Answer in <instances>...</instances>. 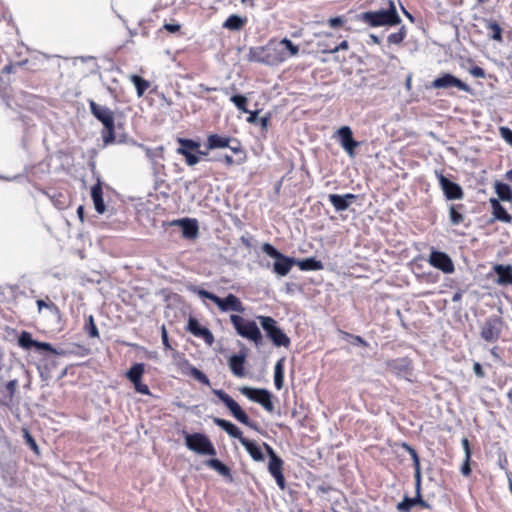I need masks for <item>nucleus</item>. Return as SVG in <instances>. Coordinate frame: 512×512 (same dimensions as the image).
Segmentation results:
<instances>
[{
  "mask_svg": "<svg viewBox=\"0 0 512 512\" xmlns=\"http://www.w3.org/2000/svg\"><path fill=\"white\" fill-rule=\"evenodd\" d=\"M299 46L288 38L280 41L270 40L266 45L252 47L249 50L248 60L268 66H277L299 54Z\"/></svg>",
  "mask_w": 512,
  "mask_h": 512,
  "instance_id": "nucleus-1",
  "label": "nucleus"
},
{
  "mask_svg": "<svg viewBox=\"0 0 512 512\" xmlns=\"http://www.w3.org/2000/svg\"><path fill=\"white\" fill-rule=\"evenodd\" d=\"M213 422L218 427L222 428L230 437L238 439L254 461H264L265 457L261 447L256 442L243 437V433L235 424L218 417L213 418Z\"/></svg>",
  "mask_w": 512,
  "mask_h": 512,
  "instance_id": "nucleus-2",
  "label": "nucleus"
},
{
  "mask_svg": "<svg viewBox=\"0 0 512 512\" xmlns=\"http://www.w3.org/2000/svg\"><path fill=\"white\" fill-rule=\"evenodd\" d=\"M91 114L103 125L101 136L105 144L115 141V116L114 112L107 106L97 104L94 100H89Z\"/></svg>",
  "mask_w": 512,
  "mask_h": 512,
  "instance_id": "nucleus-3",
  "label": "nucleus"
},
{
  "mask_svg": "<svg viewBox=\"0 0 512 512\" xmlns=\"http://www.w3.org/2000/svg\"><path fill=\"white\" fill-rule=\"evenodd\" d=\"M359 19L371 27L395 26L401 23V18L397 13L393 2H390L387 10L368 11L359 15Z\"/></svg>",
  "mask_w": 512,
  "mask_h": 512,
  "instance_id": "nucleus-4",
  "label": "nucleus"
},
{
  "mask_svg": "<svg viewBox=\"0 0 512 512\" xmlns=\"http://www.w3.org/2000/svg\"><path fill=\"white\" fill-rule=\"evenodd\" d=\"M230 321L237 334L253 342L256 346L263 343V336L255 321L246 320L240 315H230Z\"/></svg>",
  "mask_w": 512,
  "mask_h": 512,
  "instance_id": "nucleus-5",
  "label": "nucleus"
},
{
  "mask_svg": "<svg viewBox=\"0 0 512 512\" xmlns=\"http://www.w3.org/2000/svg\"><path fill=\"white\" fill-rule=\"evenodd\" d=\"M257 319L266 333V336L272 341L277 347H289L290 338L278 327L277 321L270 316H257Z\"/></svg>",
  "mask_w": 512,
  "mask_h": 512,
  "instance_id": "nucleus-6",
  "label": "nucleus"
},
{
  "mask_svg": "<svg viewBox=\"0 0 512 512\" xmlns=\"http://www.w3.org/2000/svg\"><path fill=\"white\" fill-rule=\"evenodd\" d=\"M185 445L187 448L199 455L214 457L217 452L211 440L202 433H185Z\"/></svg>",
  "mask_w": 512,
  "mask_h": 512,
  "instance_id": "nucleus-7",
  "label": "nucleus"
},
{
  "mask_svg": "<svg viewBox=\"0 0 512 512\" xmlns=\"http://www.w3.org/2000/svg\"><path fill=\"white\" fill-rule=\"evenodd\" d=\"M212 392L224 403L237 421L251 429L257 428L256 423L250 420L246 412L230 395L221 389H213Z\"/></svg>",
  "mask_w": 512,
  "mask_h": 512,
  "instance_id": "nucleus-8",
  "label": "nucleus"
},
{
  "mask_svg": "<svg viewBox=\"0 0 512 512\" xmlns=\"http://www.w3.org/2000/svg\"><path fill=\"white\" fill-rule=\"evenodd\" d=\"M262 251L275 259L273 271L279 276H286L291 268L296 265V260L279 252L272 244L264 243Z\"/></svg>",
  "mask_w": 512,
  "mask_h": 512,
  "instance_id": "nucleus-9",
  "label": "nucleus"
},
{
  "mask_svg": "<svg viewBox=\"0 0 512 512\" xmlns=\"http://www.w3.org/2000/svg\"><path fill=\"white\" fill-rule=\"evenodd\" d=\"M503 328V319L498 315H491L480 326V337L487 343H495L500 339Z\"/></svg>",
  "mask_w": 512,
  "mask_h": 512,
  "instance_id": "nucleus-10",
  "label": "nucleus"
},
{
  "mask_svg": "<svg viewBox=\"0 0 512 512\" xmlns=\"http://www.w3.org/2000/svg\"><path fill=\"white\" fill-rule=\"evenodd\" d=\"M198 294L203 298L211 300L223 312L231 310L242 313L245 310L243 303L234 294H228L225 298H220L216 294L206 290H199Z\"/></svg>",
  "mask_w": 512,
  "mask_h": 512,
  "instance_id": "nucleus-11",
  "label": "nucleus"
},
{
  "mask_svg": "<svg viewBox=\"0 0 512 512\" xmlns=\"http://www.w3.org/2000/svg\"><path fill=\"white\" fill-rule=\"evenodd\" d=\"M263 447L265 448L268 456V471L275 479L277 485L280 489L284 490L286 487V481L283 474V460L275 453L274 449L267 443H263Z\"/></svg>",
  "mask_w": 512,
  "mask_h": 512,
  "instance_id": "nucleus-12",
  "label": "nucleus"
},
{
  "mask_svg": "<svg viewBox=\"0 0 512 512\" xmlns=\"http://www.w3.org/2000/svg\"><path fill=\"white\" fill-rule=\"evenodd\" d=\"M239 391L249 400L260 404L267 412L271 413L274 411L272 394L268 390L243 386L239 388Z\"/></svg>",
  "mask_w": 512,
  "mask_h": 512,
  "instance_id": "nucleus-13",
  "label": "nucleus"
},
{
  "mask_svg": "<svg viewBox=\"0 0 512 512\" xmlns=\"http://www.w3.org/2000/svg\"><path fill=\"white\" fill-rule=\"evenodd\" d=\"M428 263L444 274H451L455 271L454 263L451 257L447 253L437 251L434 248L431 249L428 257Z\"/></svg>",
  "mask_w": 512,
  "mask_h": 512,
  "instance_id": "nucleus-14",
  "label": "nucleus"
},
{
  "mask_svg": "<svg viewBox=\"0 0 512 512\" xmlns=\"http://www.w3.org/2000/svg\"><path fill=\"white\" fill-rule=\"evenodd\" d=\"M435 175L447 200H460L464 197L463 189L458 183L449 180L441 171H435Z\"/></svg>",
  "mask_w": 512,
  "mask_h": 512,
  "instance_id": "nucleus-15",
  "label": "nucleus"
},
{
  "mask_svg": "<svg viewBox=\"0 0 512 512\" xmlns=\"http://www.w3.org/2000/svg\"><path fill=\"white\" fill-rule=\"evenodd\" d=\"M386 366L397 377L410 380L413 372V362L409 357L391 359L387 361Z\"/></svg>",
  "mask_w": 512,
  "mask_h": 512,
  "instance_id": "nucleus-16",
  "label": "nucleus"
},
{
  "mask_svg": "<svg viewBox=\"0 0 512 512\" xmlns=\"http://www.w3.org/2000/svg\"><path fill=\"white\" fill-rule=\"evenodd\" d=\"M145 372V365L143 363H135L126 372L127 379L133 383L134 388L137 392L143 395H150V389L148 385L142 383V376Z\"/></svg>",
  "mask_w": 512,
  "mask_h": 512,
  "instance_id": "nucleus-17",
  "label": "nucleus"
},
{
  "mask_svg": "<svg viewBox=\"0 0 512 512\" xmlns=\"http://www.w3.org/2000/svg\"><path fill=\"white\" fill-rule=\"evenodd\" d=\"M18 345L25 350H29L32 347H34L39 351H46L51 354H58L56 349L50 343L34 340L32 338V334L28 331L21 332V334L18 337Z\"/></svg>",
  "mask_w": 512,
  "mask_h": 512,
  "instance_id": "nucleus-18",
  "label": "nucleus"
},
{
  "mask_svg": "<svg viewBox=\"0 0 512 512\" xmlns=\"http://www.w3.org/2000/svg\"><path fill=\"white\" fill-rule=\"evenodd\" d=\"M177 356L179 357L177 366L183 374L193 377L195 380H197L198 382H200L203 385H206V386L211 385L209 378L201 370L194 367L189 362V360L184 357L183 354L177 353Z\"/></svg>",
  "mask_w": 512,
  "mask_h": 512,
  "instance_id": "nucleus-19",
  "label": "nucleus"
},
{
  "mask_svg": "<svg viewBox=\"0 0 512 512\" xmlns=\"http://www.w3.org/2000/svg\"><path fill=\"white\" fill-rule=\"evenodd\" d=\"M432 87L436 89L456 87L459 90L471 93V88L469 85L449 73H445L442 76L434 79L432 82Z\"/></svg>",
  "mask_w": 512,
  "mask_h": 512,
  "instance_id": "nucleus-20",
  "label": "nucleus"
},
{
  "mask_svg": "<svg viewBox=\"0 0 512 512\" xmlns=\"http://www.w3.org/2000/svg\"><path fill=\"white\" fill-rule=\"evenodd\" d=\"M170 225L181 227L182 236L186 239H195L199 234L198 221L195 218L173 220Z\"/></svg>",
  "mask_w": 512,
  "mask_h": 512,
  "instance_id": "nucleus-21",
  "label": "nucleus"
},
{
  "mask_svg": "<svg viewBox=\"0 0 512 512\" xmlns=\"http://www.w3.org/2000/svg\"><path fill=\"white\" fill-rule=\"evenodd\" d=\"M187 330L195 337L202 338L209 346L214 343L212 332L208 328L201 326L199 321L194 317L189 318Z\"/></svg>",
  "mask_w": 512,
  "mask_h": 512,
  "instance_id": "nucleus-22",
  "label": "nucleus"
},
{
  "mask_svg": "<svg viewBox=\"0 0 512 512\" xmlns=\"http://www.w3.org/2000/svg\"><path fill=\"white\" fill-rule=\"evenodd\" d=\"M416 495L413 498L405 496L401 502L397 504V510L399 512H409L413 506H420L423 509H430L431 506L428 502L423 500L421 491H415Z\"/></svg>",
  "mask_w": 512,
  "mask_h": 512,
  "instance_id": "nucleus-23",
  "label": "nucleus"
},
{
  "mask_svg": "<svg viewBox=\"0 0 512 512\" xmlns=\"http://www.w3.org/2000/svg\"><path fill=\"white\" fill-rule=\"evenodd\" d=\"M245 363L246 353L234 354L228 359V365L231 372L238 378H243L246 375Z\"/></svg>",
  "mask_w": 512,
  "mask_h": 512,
  "instance_id": "nucleus-24",
  "label": "nucleus"
},
{
  "mask_svg": "<svg viewBox=\"0 0 512 512\" xmlns=\"http://www.w3.org/2000/svg\"><path fill=\"white\" fill-rule=\"evenodd\" d=\"M489 204L491 206V213L493 215V220H497L503 223H511L512 215L508 213V211L503 207L499 199L490 198Z\"/></svg>",
  "mask_w": 512,
  "mask_h": 512,
  "instance_id": "nucleus-25",
  "label": "nucleus"
},
{
  "mask_svg": "<svg viewBox=\"0 0 512 512\" xmlns=\"http://www.w3.org/2000/svg\"><path fill=\"white\" fill-rule=\"evenodd\" d=\"M36 304L39 313H41L43 309H46L56 322H60L62 316L61 311L49 296H46L44 299H38Z\"/></svg>",
  "mask_w": 512,
  "mask_h": 512,
  "instance_id": "nucleus-26",
  "label": "nucleus"
},
{
  "mask_svg": "<svg viewBox=\"0 0 512 512\" xmlns=\"http://www.w3.org/2000/svg\"><path fill=\"white\" fill-rule=\"evenodd\" d=\"M494 272L497 274V283L499 285L507 286L512 284V266L496 264L493 267Z\"/></svg>",
  "mask_w": 512,
  "mask_h": 512,
  "instance_id": "nucleus-27",
  "label": "nucleus"
},
{
  "mask_svg": "<svg viewBox=\"0 0 512 512\" xmlns=\"http://www.w3.org/2000/svg\"><path fill=\"white\" fill-rule=\"evenodd\" d=\"M465 205L462 203L459 204H451L449 206V218L450 223L453 226L460 225L465 220Z\"/></svg>",
  "mask_w": 512,
  "mask_h": 512,
  "instance_id": "nucleus-28",
  "label": "nucleus"
},
{
  "mask_svg": "<svg viewBox=\"0 0 512 512\" xmlns=\"http://www.w3.org/2000/svg\"><path fill=\"white\" fill-rule=\"evenodd\" d=\"M91 197L97 213L103 214L106 211V206L104 204L103 190L100 183H96L91 187Z\"/></svg>",
  "mask_w": 512,
  "mask_h": 512,
  "instance_id": "nucleus-29",
  "label": "nucleus"
},
{
  "mask_svg": "<svg viewBox=\"0 0 512 512\" xmlns=\"http://www.w3.org/2000/svg\"><path fill=\"white\" fill-rule=\"evenodd\" d=\"M247 24V18L241 17L237 14H231L222 24L224 29L230 31H240Z\"/></svg>",
  "mask_w": 512,
  "mask_h": 512,
  "instance_id": "nucleus-30",
  "label": "nucleus"
},
{
  "mask_svg": "<svg viewBox=\"0 0 512 512\" xmlns=\"http://www.w3.org/2000/svg\"><path fill=\"white\" fill-rule=\"evenodd\" d=\"M231 138L228 136H220L218 134H210L207 137V149L213 150L218 148H226L229 147Z\"/></svg>",
  "mask_w": 512,
  "mask_h": 512,
  "instance_id": "nucleus-31",
  "label": "nucleus"
},
{
  "mask_svg": "<svg viewBox=\"0 0 512 512\" xmlns=\"http://www.w3.org/2000/svg\"><path fill=\"white\" fill-rule=\"evenodd\" d=\"M328 198L337 211H343L349 207L350 201L352 200V194L348 193L344 196L338 194H330Z\"/></svg>",
  "mask_w": 512,
  "mask_h": 512,
  "instance_id": "nucleus-32",
  "label": "nucleus"
},
{
  "mask_svg": "<svg viewBox=\"0 0 512 512\" xmlns=\"http://www.w3.org/2000/svg\"><path fill=\"white\" fill-rule=\"evenodd\" d=\"M494 189L498 196L497 199H499V202H512V188L508 184L496 181L494 183Z\"/></svg>",
  "mask_w": 512,
  "mask_h": 512,
  "instance_id": "nucleus-33",
  "label": "nucleus"
},
{
  "mask_svg": "<svg viewBox=\"0 0 512 512\" xmlns=\"http://www.w3.org/2000/svg\"><path fill=\"white\" fill-rule=\"evenodd\" d=\"M296 265L302 271H317L323 269V263L314 257L296 260Z\"/></svg>",
  "mask_w": 512,
  "mask_h": 512,
  "instance_id": "nucleus-34",
  "label": "nucleus"
},
{
  "mask_svg": "<svg viewBox=\"0 0 512 512\" xmlns=\"http://www.w3.org/2000/svg\"><path fill=\"white\" fill-rule=\"evenodd\" d=\"M177 142L179 143L180 146L177 148L176 152L182 156H183V151L195 152V151H198V149L200 148V143L193 139L178 138Z\"/></svg>",
  "mask_w": 512,
  "mask_h": 512,
  "instance_id": "nucleus-35",
  "label": "nucleus"
},
{
  "mask_svg": "<svg viewBox=\"0 0 512 512\" xmlns=\"http://www.w3.org/2000/svg\"><path fill=\"white\" fill-rule=\"evenodd\" d=\"M129 80L134 84L138 97H142L151 86L148 80L136 74L130 75Z\"/></svg>",
  "mask_w": 512,
  "mask_h": 512,
  "instance_id": "nucleus-36",
  "label": "nucleus"
},
{
  "mask_svg": "<svg viewBox=\"0 0 512 512\" xmlns=\"http://www.w3.org/2000/svg\"><path fill=\"white\" fill-rule=\"evenodd\" d=\"M341 138L342 145L349 155L352 156V130L348 126H344L337 131Z\"/></svg>",
  "mask_w": 512,
  "mask_h": 512,
  "instance_id": "nucleus-37",
  "label": "nucleus"
},
{
  "mask_svg": "<svg viewBox=\"0 0 512 512\" xmlns=\"http://www.w3.org/2000/svg\"><path fill=\"white\" fill-rule=\"evenodd\" d=\"M206 466L212 468L213 470L217 471L220 475L224 477L231 478V470L230 468L222 463L217 458H211L205 461Z\"/></svg>",
  "mask_w": 512,
  "mask_h": 512,
  "instance_id": "nucleus-38",
  "label": "nucleus"
},
{
  "mask_svg": "<svg viewBox=\"0 0 512 512\" xmlns=\"http://www.w3.org/2000/svg\"><path fill=\"white\" fill-rule=\"evenodd\" d=\"M274 384L277 390L284 385V358L279 359L274 367Z\"/></svg>",
  "mask_w": 512,
  "mask_h": 512,
  "instance_id": "nucleus-39",
  "label": "nucleus"
},
{
  "mask_svg": "<svg viewBox=\"0 0 512 512\" xmlns=\"http://www.w3.org/2000/svg\"><path fill=\"white\" fill-rule=\"evenodd\" d=\"M318 47L321 49L323 53H334L339 49H347L348 42L346 40L337 43L334 41L333 43H326L325 40L318 42Z\"/></svg>",
  "mask_w": 512,
  "mask_h": 512,
  "instance_id": "nucleus-40",
  "label": "nucleus"
},
{
  "mask_svg": "<svg viewBox=\"0 0 512 512\" xmlns=\"http://www.w3.org/2000/svg\"><path fill=\"white\" fill-rule=\"evenodd\" d=\"M485 26H486V29L489 31L490 39H492L494 41H497V42H502L503 41L502 28L497 23V21H495V20H488V21H486V25Z\"/></svg>",
  "mask_w": 512,
  "mask_h": 512,
  "instance_id": "nucleus-41",
  "label": "nucleus"
},
{
  "mask_svg": "<svg viewBox=\"0 0 512 512\" xmlns=\"http://www.w3.org/2000/svg\"><path fill=\"white\" fill-rule=\"evenodd\" d=\"M406 34H407V31H406V28L405 26H402L397 32H394V33H391L390 35H388L387 37V41L389 44H401L404 39L406 38Z\"/></svg>",
  "mask_w": 512,
  "mask_h": 512,
  "instance_id": "nucleus-42",
  "label": "nucleus"
},
{
  "mask_svg": "<svg viewBox=\"0 0 512 512\" xmlns=\"http://www.w3.org/2000/svg\"><path fill=\"white\" fill-rule=\"evenodd\" d=\"M231 102L237 107V109L243 113L249 112L247 108L248 99L243 95H233L230 98Z\"/></svg>",
  "mask_w": 512,
  "mask_h": 512,
  "instance_id": "nucleus-43",
  "label": "nucleus"
},
{
  "mask_svg": "<svg viewBox=\"0 0 512 512\" xmlns=\"http://www.w3.org/2000/svg\"><path fill=\"white\" fill-rule=\"evenodd\" d=\"M85 331L90 338L99 337V331L95 324L94 317L89 315L85 323Z\"/></svg>",
  "mask_w": 512,
  "mask_h": 512,
  "instance_id": "nucleus-44",
  "label": "nucleus"
},
{
  "mask_svg": "<svg viewBox=\"0 0 512 512\" xmlns=\"http://www.w3.org/2000/svg\"><path fill=\"white\" fill-rule=\"evenodd\" d=\"M5 387L8 392V396H7V400L4 402V404L9 405L10 403H12L15 392H16L17 380L14 379V380L8 381Z\"/></svg>",
  "mask_w": 512,
  "mask_h": 512,
  "instance_id": "nucleus-45",
  "label": "nucleus"
},
{
  "mask_svg": "<svg viewBox=\"0 0 512 512\" xmlns=\"http://www.w3.org/2000/svg\"><path fill=\"white\" fill-rule=\"evenodd\" d=\"M402 447L409 453V455L411 456V459L413 461V467L416 468V467H421V464H420V459H419V455L417 453V451L412 447L410 446L409 444L407 443H403L402 444Z\"/></svg>",
  "mask_w": 512,
  "mask_h": 512,
  "instance_id": "nucleus-46",
  "label": "nucleus"
},
{
  "mask_svg": "<svg viewBox=\"0 0 512 512\" xmlns=\"http://www.w3.org/2000/svg\"><path fill=\"white\" fill-rule=\"evenodd\" d=\"M183 156L188 166H194L200 161V157L196 154V152L183 151Z\"/></svg>",
  "mask_w": 512,
  "mask_h": 512,
  "instance_id": "nucleus-47",
  "label": "nucleus"
},
{
  "mask_svg": "<svg viewBox=\"0 0 512 512\" xmlns=\"http://www.w3.org/2000/svg\"><path fill=\"white\" fill-rule=\"evenodd\" d=\"M500 136L512 147V129L506 126L499 128Z\"/></svg>",
  "mask_w": 512,
  "mask_h": 512,
  "instance_id": "nucleus-48",
  "label": "nucleus"
},
{
  "mask_svg": "<svg viewBox=\"0 0 512 512\" xmlns=\"http://www.w3.org/2000/svg\"><path fill=\"white\" fill-rule=\"evenodd\" d=\"M24 438L26 440V443L29 445V447L35 453L38 454L39 453L38 445H37L35 439L32 437V435L27 430L24 431Z\"/></svg>",
  "mask_w": 512,
  "mask_h": 512,
  "instance_id": "nucleus-49",
  "label": "nucleus"
},
{
  "mask_svg": "<svg viewBox=\"0 0 512 512\" xmlns=\"http://www.w3.org/2000/svg\"><path fill=\"white\" fill-rule=\"evenodd\" d=\"M415 491H421L422 473L421 467L414 468Z\"/></svg>",
  "mask_w": 512,
  "mask_h": 512,
  "instance_id": "nucleus-50",
  "label": "nucleus"
},
{
  "mask_svg": "<svg viewBox=\"0 0 512 512\" xmlns=\"http://www.w3.org/2000/svg\"><path fill=\"white\" fill-rule=\"evenodd\" d=\"M469 73L476 78H485V71L479 66H473L470 68Z\"/></svg>",
  "mask_w": 512,
  "mask_h": 512,
  "instance_id": "nucleus-51",
  "label": "nucleus"
},
{
  "mask_svg": "<svg viewBox=\"0 0 512 512\" xmlns=\"http://www.w3.org/2000/svg\"><path fill=\"white\" fill-rule=\"evenodd\" d=\"M161 338H162V343H163V346L165 347V349L171 350L172 346L170 345L168 333H167V330L164 325L161 328Z\"/></svg>",
  "mask_w": 512,
  "mask_h": 512,
  "instance_id": "nucleus-52",
  "label": "nucleus"
},
{
  "mask_svg": "<svg viewBox=\"0 0 512 512\" xmlns=\"http://www.w3.org/2000/svg\"><path fill=\"white\" fill-rule=\"evenodd\" d=\"M470 461H471V459H468L467 457H465L464 462L461 466V473L465 477H468L471 474Z\"/></svg>",
  "mask_w": 512,
  "mask_h": 512,
  "instance_id": "nucleus-53",
  "label": "nucleus"
},
{
  "mask_svg": "<svg viewBox=\"0 0 512 512\" xmlns=\"http://www.w3.org/2000/svg\"><path fill=\"white\" fill-rule=\"evenodd\" d=\"M461 443H462V447L465 452V457H467L468 459H471L472 451H471L469 440L467 438H463Z\"/></svg>",
  "mask_w": 512,
  "mask_h": 512,
  "instance_id": "nucleus-54",
  "label": "nucleus"
},
{
  "mask_svg": "<svg viewBox=\"0 0 512 512\" xmlns=\"http://www.w3.org/2000/svg\"><path fill=\"white\" fill-rule=\"evenodd\" d=\"M163 28L170 33H176L181 29V26L178 23H174V24L166 23L163 25Z\"/></svg>",
  "mask_w": 512,
  "mask_h": 512,
  "instance_id": "nucleus-55",
  "label": "nucleus"
},
{
  "mask_svg": "<svg viewBox=\"0 0 512 512\" xmlns=\"http://www.w3.org/2000/svg\"><path fill=\"white\" fill-rule=\"evenodd\" d=\"M249 114V116L247 117V122L248 123H251V124H256L258 123L259 121V118H258V114L259 112L258 111H250L247 112Z\"/></svg>",
  "mask_w": 512,
  "mask_h": 512,
  "instance_id": "nucleus-56",
  "label": "nucleus"
},
{
  "mask_svg": "<svg viewBox=\"0 0 512 512\" xmlns=\"http://www.w3.org/2000/svg\"><path fill=\"white\" fill-rule=\"evenodd\" d=\"M473 370H474V373L478 377H483L484 376V370H483V368H482L480 363L475 362L474 365H473Z\"/></svg>",
  "mask_w": 512,
  "mask_h": 512,
  "instance_id": "nucleus-57",
  "label": "nucleus"
},
{
  "mask_svg": "<svg viewBox=\"0 0 512 512\" xmlns=\"http://www.w3.org/2000/svg\"><path fill=\"white\" fill-rule=\"evenodd\" d=\"M270 122V115L264 116L259 119L258 123L260 124L261 128L266 130Z\"/></svg>",
  "mask_w": 512,
  "mask_h": 512,
  "instance_id": "nucleus-58",
  "label": "nucleus"
},
{
  "mask_svg": "<svg viewBox=\"0 0 512 512\" xmlns=\"http://www.w3.org/2000/svg\"><path fill=\"white\" fill-rule=\"evenodd\" d=\"M52 200H53L55 206L59 209H63L67 205L65 200H60V199L56 198V195L52 196Z\"/></svg>",
  "mask_w": 512,
  "mask_h": 512,
  "instance_id": "nucleus-59",
  "label": "nucleus"
},
{
  "mask_svg": "<svg viewBox=\"0 0 512 512\" xmlns=\"http://www.w3.org/2000/svg\"><path fill=\"white\" fill-rule=\"evenodd\" d=\"M220 161H222L226 166H232L234 164V159L230 155H224Z\"/></svg>",
  "mask_w": 512,
  "mask_h": 512,
  "instance_id": "nucleus-60",
  "label": "nucleus"
},
{
  "mask_svg": "<svg viewBox=\"0 0 512 512\" xmlns=\"http://www.w3.org/2000/svg\"><path fill=\"white\" fill-rule=\"evenodd\" d=\"M342 23H343V21L340 17H335V18L329 19V24L331 27H339L342 25Z\"/></svg>",
  "mask_w": 512,
  "mask_h": 512,
  "instance_id": "nucleus-61",
  "label": "nucleus"
},
{
  "mask_svg": "<svg viewBox=\"0 0 512 512\" xmlns=\"http://www.w3.org/2000/svg\"><path fill=\"white\" fill-rule=\"evenodd\" d=\"M77 215H78L80 221L83 223L84 219H85V215H84V207L82 205H80L77 208Z\"/></svg>",
  "mask_w": 512,
  "mask_h": 512,
  "instance_id": "nucleus-62",
  "label": "nucleus"
},
{
  "mask_svg": "<svg viewBox=\"0 0 512 512\" xmlns=\"http://www.w3.org/2000/svg\"><path fill=\"white\" fill-rule=\"evenodd\" d=\"M198 87H199V89H200L201 91H205V92H210V91H216V90H217V88H216V87H207V86H206V85H204V84H199V86H198Z\"/></svg>",
  "mask_w": 512,
  "mask_h": 512,
  "instance_id": "nucleus-63",
  "label": "nucleus"
},
{
  "mask_svg": "<svg viewBox=\"0 0 512 512\" xmlns=\"http://www.w3.org/2000/svg\"><path fill=\"white\" fill-rule=\"evenodd\" d=\"M507 399H508V403H509V407L512 411V387L508 390L507 394Z\"/></svg>",
  "mask_w": 512,
  "mask_h": 512,
  "instance_id": "nucleus-64",
  "label": "nucleus"
}]
</instances>
